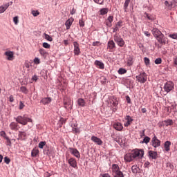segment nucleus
<instances>
[{
    "label": "nucleus",
    "instance_id": "nucleus-20",
    "mask_svg": "<svg viewBox=\"0 0 177 177\" xmlns=\"http://www.w3.org/2000/svg\"><path fill=\"white\" fill-rule=\"evenodd\" d=\"M18 136L20 140H24L27 138V133L25 131H19Z\"/></svg>",
    "mask_w": 177,
    "mask_h": 177
},
{
    "label": "nucleus",
    "instance_id": "nucleus-7",
    "mask_svg": "<svg viewBox=\"0 0 177 177\" xmlns=\"http://www.w3.org/2000/svg\"><path fill=\"white\" fill-rule=\"evenodd\" d=\"M152 146L155 148L160 147L161 146V141L157 139V136H154L151 140Z\"/></svg>",
    "mask_w": 177,
    "mask_h": 177
},
{
    "label": "nucleus",
    "instance_id": "nucleus-9",
    "mask_svg": "<svg viewBox=\"0 0 177 177\" xmlns=\"http://www.w3.org/2000/svg\"><path fill=\"white\" fill-rule=\"evenodd\" d=\"M148 157L151 160H157L158 157V153H157V151H149Z\"/></svg>",
    "mask_w": 177,
    "mask_h": 177
},
{
    "label": "nucleus",
    "instance_id": "nucleus-8",
    "mask_svg": "<svg viewBox=\"0 0 177 177\" xmlns=\"http://www.w3.org/2000/svg\"><path fill=\"white\" fill-rule=\"evenodd\" d=\"M73 46H74V54L76 56L80 55V53H81V50H80V44L77 41L73 42Z\"/></svg>",
    "mask_w": 177,
    "mask_h": 177
},
{
    "label": "nucleus",
    "instance_id": "nucleus-21",
    "mask_svg": "<svg viewBox=\"0 0 177 177\" xmlns=\"http://www.w3.org/2000/svg\"><path fill=\"white\" fill-rule=\"evenodd\" d=\"M111 103L113 104V107H117V106H118V100H117V97L112 96L111 97Z\"/></svg>",
    "mask_w": 177,
    "mask_h": 177
},
{
    "label": "nucleus",
    "instance_id": "nucleus-32",
    "mask_svg": "<svg viewBox=\"0 0 177 177\" xmlns=\"http://www.w3.org/2000/svg\"><path fill=\"white\" fill-rule=\"evenodd\" d=\"M39 53H40V55H41V56H43L44 57H46L47 53H46V50H45V49H44V48H40V49L39 50Z\"/></svg>",
    "mask_w": 177,
    "mask_h": 177
},
{
    "label": "nucleus",
    "instance_id": "nucleus-18",
    "mask_svg": "<svg viewBox=\"0 0 177 177\" xmlns=\"http://www.w3.org/2000/svg\"><path fill=\"white\" fill-rule=\"evenodd\" d=\"M115 48V43H114V41L110 40L107 43V48L110 49V50H113Z\"/></svg>",
    "mask_w": 177,
    "mask_h": 177
},
{
    "label": "nucleus",
    "instance_id": "nucleus-48",
    "mask_svg": "<svg viewBox=\"0 0 177 177\" xmlns=\"http://www.w3.org/2000/svg\"><path fill=\"white\" fill-rule=\"evenodd\" d=\"M13 21L16 26L19 24V17H15L13 18Z\"/></svg>",
    "mask_w": 177,
    "mask_h": 177
},
{
    "label": "nucleus",
    "instance_id": "nucleus-40",
    "mask_svg": "<svg viewBox=\"0 0 177 177\" xmlns=\"http://www.w3.org/2000/svg\"><path fill=\"white\" fill-rule=\"evenodd\" d=\"M6 145L10 147L12 146V141L10 140L9 137H7L6 138Z\"/></svg>",
    "mask_w": 177,
    "mask_h": 177
},
{
    "label": "nucleus",
    "instance_id": "nucleus-34",
    "mask_svg": "<svg viewBox=\"0 0 177 177\" xmlns=\"http://www.w3.org/2000/svg\"><path fill=\"white\" fill-rule=\"evenodd\" d=\"M44 35L45 39H46L47 41H49L50 42H52V41H53V38H52V37H50V35H49L46 33H44Z\"/></svg>",
    "mask_w": 177,
    "mask_h": 177
},
{
    "label": "nucleus",
    "instance_id": "nucleus-61",
    "mask_svg": "<svg viewBox=\"0 0 177 177\" xmlns=\"http://www.w3.org/2000/svg\"><path fill=\"white\" fill-rule=\"evenodd\" d=\"M6 10L3 7V6H0V14L3 13Z\"/></svg>",
    "mask_w": 177,
    "mask_h": 177
},
{
    "label": "nucleus",
    "instance_id": "nucleus-44",
    "mask_svg": "<svg viewBox=\"0 0 177 177\" xmlns=\"http://www.w3.org/2000/svg\"><path fill=\"white\" fill-rule=\"evenodd\" d=\"M149 142H150V137L146 136V137L143 139L142 143H146V145H147V143H149Z\"/></svg>",
    "mask_w": 177,
    "mask_h": 177
},
{
    "label": "nucleus",
    "instance_id": "nucleus-6",
    "mask_svg": "<svg viewBox=\"0 0 177 177\" xmlns=\"http://www.w3.org/2000/svg\"><path fill=\"white\" fill-rule=\"evenodd\" d=\"M174 88V82H167L165 84L163 89L165 92H167V93H169L171 91H172Z\"/></svg>",
    "mask_w": 177,
    "mask_h": 177
},
{
    "label": "nucleus",
    "instance_id": "nucleus-3",
    "mask_svg": "<svg viewBox=\"0 0 177 177\" xmlns=\"http://www.w3.org/2000/svg\"><path fill=\"white\" fill-rule=\"evenodd\" d=\"M15 119L18 122V124H21V125H27L28 122H32V120L28 118L27 115H19Z\"/></svg>",
    "mask_w": 177,
    "mask_h": 177
},
{
    "label": "nucleus",
    "instance_id": "nucleus-36",
    "mask_svg": "<svg viewBox=\"0 0 177 177\" xmlns=\"http://www.w3.org/2000/svg\"><path fill=\"white\" fill-rule=\"evenodd\" d=\"M118 73L121 75H122V74H127V69L124 68H120L119 70L118 71Z\"/></svg>",
    "mask_w": 177,
    "mask_h": 177
},
{
    "label": "nucleus",
    "instance_id": "nucleus-5",
    "mask_svg": "<svg viewBox=\"0 0 177 177\" xmlns=\"http://www.w3.org/2000/svg\"><path fill=\"white\" fill-rule=\"evenodd\" d=\"M137 81L140 84H145L147 81V75L146 73L142 72L136 77Z\"/></svg>",
    "mask_w": 177,
    "mask_h": 177
},
{
    "label": "nucleus",
    "instance_id": "nucleus-10",
    "mask_svg": "<svg viewBox=\"0 0 177 177\" xmlns=\"http://www.w3.org/2000/svg\"><path fill=\"white\" fill-rule=\"evenodd\" d=\"M91 140L96 145H98V146H102V145H103V141H102V140L100 138H99L95 136H93L91 137Z\"/></svg>",
    "mask_w": 177,
    "mask_h": 177
},
{
    "label": "nucleus",
    "instance_id": "nucleus-41",
    "mask_svg": "<svg viewBox=\"0 0 177 177\" xmlns=\"http://www.w3.org/2000/svg\"><path fill=\"white\" fill-rule=\"evenodd\" d=\"M162 63V59L161 58H156L155 59V64H161Z\"/></svg>",
    "mask_w": 177,
    "mask_h": 177
},
{
    "label": "nucleus",
    "instance_id": "nucleus-56",
    "mask_svg": "<svg viewBox=\"0 0 177 177\" xmlns=\"http://www.w3.org/2000/svg\"><path fill=\"white\" fill-rule=\"evenodd\" d=\"M9 101L10 102V103H13L15 102V97H13V95H10Z\"/></svg>",
    "mask_w": 177,
    "mask_h": 177
},
{
    "label": "nucleus",
    "instance_id": "nucleus-4",
    "mask_svg": "<svg viewBox=\"0 0 177 177\" xmlns=\"http://www.w3.org/2000/svg\"><path fill=\"white\" fill-rule=\"evenodd\" d=\"M113 39L120 48H123L124 45H125V41H124V39L121 37V35H117V33L113 35Z\"/></svg>",
    "mask_w": 177,
    "mask_h": 177
},
{
    "label": "nucleus",
    "instance_id": "nucleus-57",
    "mask_svg": "<svg viewBox=\"0 0 177 177\" xmlns=\"http://www.w3.org/2000/svg\"><path fill=\"white\" fill-rule=\"evenodd\" d=\"M100 45V41L93 42V46H99Z\"/></svg>",
    "mask_w": 177,
    "mask_h": 177
},
{
    "label": "nucleus",
    "instance_id": "nucleus-12",
    "mask_svg": "<svg viewBox=\"0 0 177 177\" xmlns=\"http://www.w3.org/2000/svg\"><path fill=\"white\" fill-rule=\"evenodd\" d=\"M68 163L72 168H77V160L74 158H71L68 160Z\"/></svg>",
    "mask_w": 177,
    "mask_h": 177
},
{
    "label": "nucleus",
    "instance_id": "nucleus-43",
    "mask_svg": "<svg viewBox=\"0 0 177 177\" xmlns=\"http://www.w3.org/2000/svg\"><path fill=\"white\" fill-rule=\"evenodd\" d=\"M43 48H45L46 49H50V44H48L47 42H44L43 43Z\"/></svg>",
    "mask_w": 177,
    "mask_h": 177
},
{
    "label": "nucleus",
    "instance_id": "nucleus-53",
    "mask_svg": "<svg viewBox=\"0 0 177 177\" xmlns=\"http://www.w3.org/2000/svg\"><path fill=\"white\" fill-rule=\"evenodd\" d=\"M4 162H6V164H10V158H8V156H6L4 158Z\"/></svg>",
    "mask_w": 177,
    "mask_h": 177
},
{
    "label": "nucleus",
    "instance_id": "nucleus-55",
    "mask_svg": "<svg viewBox=\"0 0 177 177\" xmlns=\"http://www.w3.org/2000/svg\"><path fill=\"white\" fill-rule=\"evenodd\" d=\"M2 6L6 10V9H8V8H9V6H10V3H7L6 4H3Z\"/></svg>",
    "mask_w": 177,
    "mask_h": 177
},
{
    "label": "nucleus",
    "instance_id": "nucleus-47",
    "mask_svg": "<svg viewBox=\"0 0 177 177\" xmlns=\"http://www.w3.org/2000/svg\"><path fill=\"white\" fill-rule=\"evenodd\" d=\"M35 64H39V63H41V59H39V58L38 57H35L33 60Z\"/></svg>",
    "mask_w": 177,
    "mask_h": 177
},
{
    "label": "nucleus",
    "instance_id": "nucleus-45",
    "mask_svg": "<svg viewBox=\"0 0 177 177\" xmlns=\"http://www.w3.org/2000/svg\"><path fill=\"white\" fill-rule=\"evenodd\" d=\"M144 62H145L146 66H149V64H150V59H149L146 57L144 58Z\"/></svg>",
    "mask_w": 177,
    "mask_h": 177
},
{
    "label": "nucleus",
    "instance_id": "nucleus-13",
    "mask_svg": "<svg viewBox=\"0 0 177 177\" xmlns=\"http://www.w3.org/2000/svg\"><path fill=\"white\" fill-rule=\"evenodd\" d=\"M6 56H7V60H13V56H15V53L13 51L8 50L5 52Z\"/></svg>",
    "mask_w": 177,
    "mask_h": 177
},
{
    "label": "nucleus",
    "instance_id": "nucleus-26",
    "mask_svg": "<svg viewBox=\"0 0 177 177\" xmlns=\"http://www.w3.org/2000/svg\"><path fill=\"white\" fill-rule=\"evenodd\" d=\"M77 104L81 107H84L85 106V100L83 98H79L77 100Z\"/></svg>",
    "mask_w": 177,
    "mask_h": 177
},
{
    "label": "nucleus",
    "instance_id": "nucleus-38",
    "mask_svg": "<svg viewBox=\"0 0 177 177\" xmlns=\"http://www.w3.org/2000/svg\"><path fill=\"white\" fill-rule=\"evenodd\" d=\"M145 17L148 19V20H151V21H153L154 20V17L152 15H149L148 13L145 12Z\"/></svg>",
    "mask_w": 177,
    "mask_h": 177
},
{
    "label": "nucleus",
    "instance_id": "nucleus-24",
    "mask_svg": "<svg viewBox=\"0 0 177 177\" xmlns=\"http://www.w3.org/2000/svg\"><path fill=\"white\" fill-rule=\"evenodd\" d=\"M165 151H169L171 147V141H166L164 144Z\"/></svg>",
    "mask_w": 177,
    "mask_h": 177
},
{
    "label": "nucleus",
    "instance_id": "nucleus-37",
    "mask_svg": "<svg viewBox=\"0 0 177 177\" xmlns=\"http://www.w3.org/2000/svg\"><path fill=\"white\" fill-rule=\"evenodd\" d=\"M164 122H165L166 127H169V125H173L174 124V122L171 119L166 120L164 121Z\"/></svg>",
    "mask_w": 177,
    "mask_h": 177
},
{
    "label": "nucleus",
    "instance_id": "nucleus-58",
    "mask_svg": "<svg viewBox=\"0 0 177 177\" xmlns=\"http://www.w3.org/2000/svg\"><path fill=\"white\" fill-rule=\"evenodd\" d=\"M115 26H117V27H118V28L122 27V21H118Z\"/></svg>",
    "mask_w": 177,
    "mask_h": 177
},
{
    "label": "nucleus",
    "instance_id": "nucleus-51",
    "mask_svg": "<svg viewBox=\"0 0 177 177\" xmlns=\"http://www.w3.org/2000/svg\"><path fill=\"white\" fill-rule=\"evenodd\" d=\"M95 3H98V5H103V2L104 0H93Z\"/></svg>",
    "mask_w": 177,
    "mask_h": 177
},
{
    "label": "nucleus",
    "instance_id": "nucleus-63",
    "mask_svg": "<svg viewBox=\"0 0 177 177\" xmlns=\"http://www.w3.org/2000/svg\"><path fill=\"white\" fill-rule=\"evenodd\" d=\"M144 34L146 37H150L151 34L148 31H145Z\"/></svg>",
    "mask_w": 177,
    "mask_h": 177
},
{
    "label": "nucleus",
    "instance_id": "nucleus-28",
    "mask_svg": "<svg viewBox=\"0 0 177 177\" xmlns=\"http://www.w3.org/2000/svg\"><path fill=\"white\" fill-rule=\"evenodd\" d=\"M109 13V8H101L100 10V14L102 16H104V15H107Z\"/></svg>",
    "mask_w": 177,
    "mask_h": 177
},
{
    "label": "nucleus",
    "instance_id": "nucleus-27",
    "mask_svg": "<svg viewBox=\"0 0 177 177\" xmlns=\"http://www.w3.org/2000/svg\"><path fill=\"white\" fill-rule=\"evenodd\" d=\"M129 3H131V0H125V2L123 6V9L124 12H127L128 6H129Z\"/></svg>",
    "mask_w": 177,
    "mask_h": 177
},
{
    "label": "nucleus",
    "instance_id": "nucleus-22",
    "mask_svg": "<svg viewBox=\"0 0 177 177\" xmlns=\"http://www.w3.org/2000/svg\"><path fill=\"white\" fill-rule=\"evenodd\" d=\"M17 127H19V124L15 122H12L10 124V128L12 131H17V129H19Z\"/></svg>",
    "mask_w": 177,
    "mask_h": 177
},
{
    "label": "nucleus",
    "instance_id": "nucleus-31",
    "mask_svg": "<svg viewBox=\"0 0 177 177\" xmlns=\"http://www.w3.org/2000/svg\"><path fill=\"white\" fill-rule=\"evenodd\" d=\"M20 91L22 92V93H24V95H27L28 93V89L24 86H22L20 87Z\"/></svg>",
    "mask_w": 177,
    "mask_h": 177
},
{
    "label": "nucleus",
    "instance_id": "nucleus-14",
    "mask_svg": "<svg viewBox=\"0 0 177 177\" xmlns=\"http://www.w3.org/2000/svg\"><path fill=\"white\" fill-rule=\"evenodd\" d=\"M94 64L100 70H104V64L102 61L95 60Z\"/></svg>",
    "mask_w": 177,
    "mask_h": 177
},
{
    "label": "nucleus",
    "instance_id": "nucleus-52",
    "mask_svg": "<svg viewBox=\"0 0 177 177\" xmlns=\"http://www.w3.org/2000/svg\"><path fill=\"white\" fill-rule=\"evenodd\" d=\"M79 25L81 27H84L85 26V22L84 21V19H80L79 20Z\"/></svg>",
    "mask_w": 177,
    "mask_h": 177
},
{
    "label": "nucleus",
    "instance_id": "nucleus-62",
    "mask_svg": "<svg viewBox=\"0 0 177 177\" xmlns=\"http://www.w3.org/2000/svg\"><path fill=\"white\" fill-rule=\"evenodd\" d=\"M176 106H177L176 104H172V105L171 106V109H172L173 110H175V111H177V110H176Z\"/></svg>",
    "mask_w": 177,
    "mask_h": 177
},
{
    "label": "nucleus",
    "instance_id": "nucleus-23",
    "mask_svg": "<svg viewBox=\"0 0 177 177\" xmlns=\"http://www.w3.org/2000/svg\"><path fill=\"white\" fill-rule=\"evenodd\" d=\"M114 128L115 129H116V131H122V129L124 127H122V124H121L120 122H116L114 124Z\"/></svg>",
    "mask_w": 177,
    "mask_h": 177
},
{
    "label": "nucleus",
    "instance_id": "nucleus-33",
    "mask_svg": "<svg viewBox=\"0 0 177 177\" xmlns=\"http://www.w3.org/2000/svg\"><path fill=\"white\" fill-rule=\"evenodd\" d=\"M39 154V151L38 149H33L31 152L32 157H37Z\"/></svg>",
    "mask_w": 177,
    "mask_h": 177
},
{
    "label": "nucleus",
    "instance_id": "nucleus-25",
    "mask_svg": "<svg viewBox=\"0 0 177 177\" xmlns=\"http://www.w3.org/2000/svg\"><path fill=\"white\" fill-rule=\"evenodd\" d=\"M120 171V167L117 164L112 165V171L113 174H115V172Z\"/></svg>",
    "mask_w": 177,
    "mask_h": 177
},
{
    "label": "nucleus",
    "instance_id": "nucleus-11",
    "mask_svg": "<svg viewBox=\"0 0 177 177\" xmlns=\"http://www.w3.org/2000/svg\"><path fill=\"white\" fill-rule=\"evenodd\" d=\"M69 149L71 154L76 157V158H80V157H81V155H80V151H78V149L75 148H69Z\"/></svg>",
    "mask_w": 177,
    "mask_h": 177
},
{
    "label": "nucleus",
    "instance_id": "nucleus-64",
    "mask_svg": "<svg viewBox=\"0 0 177 177\" xmlns=\"http://www.w3.org/2000/svg\"><path fill=\"white\" fill-rule=\"evenodd\" d=\"M174 63L175 66H177V56L174 58Z\"/></svg>",
    "mask_w": 177,
    "mask_h": 177
},
{
    "label": "nucleus",
    "instance_id": "nucleus-35",
    "mask_svg": "<svg viewBox=\"0 0 177 177\" xmlns=\"http://www.w3.org/2000/svg\"><path fill=\"white\" fill-rule=\"evenodd\" d=\"M131 171L133 172V174H138V171H139V167H138L136 165H133L131 167Z\"/></svg>",
    "mask_w": 177,
    "mask_h": 177
},
{
    "label": "nucleus",
    "instance_id": "nucleus-29",
    "mask_svg": "<svg viewBox=\"0 0 177 177\" xmlns=\"http://www.w3.org/2000/svg\"><path fill=\"white\" fill-rule=\"evenodd\" d=\"M114 174V177H124V174L120 170L115 171Z\"/></svg>",
    "mask_w": 177,
    "mask_h": 177
},
{
    "label": "nucleus",
    "instance_id": "nucleus-16",
    "mask_svg": "<svg viewBox=\"0 0 177 177\" xmlns=\"http://www.w3.org/2000/svg\"><path fill=\"white\" fill-rule=\"evenodd\" d=\"M74 21V18L71 17L69 18L65 23L66 28V30H70V27H71V25L73 24V22Z\"/></svg>",
    "mask_w": 177,
    "mask_h": 177
},
{
    "label": "nucleus",
    "instance_id": "nucleus-50",
    "mask_svg": "<svg viewBox=\"0 0 177 177\" xmlns=\"http://www.w3.org/2000/svg\"><path fill=\"white\" fill-rule=\"evenodd\" d=\"M32 15L34 16V17H37L39 15V12L36 11V10H32Z\"/></svg>",
    "mask_w": 177,
    "mask_h": 177
},
{
    "label": "nucleus",
    "instance_id": "nucleus-17",
    "mask_svg": "<svg viewBox=\"0 0 177 177\" xmlns=\"http://www.w3.org/2000/svg\"><path fill=\"white\" fill-rule=\"evenodd\" d=\"M125 120H127V122L124 124V127H129V125L132 124V121H133V119L129 115H127Z\"/></svg>",
    "mask_w": 177,
    "mask_h": 177
},
{
    "label": "nucleus",
    "instance_id": "nucleus-49",
    "mask_svg": "<svg viewBox=\"0 0 177 177\" xmlns=\"http://www.w3.org/2000/svg\"><path fill=\"white\" fill-rule=\"evenodd\" d=\"M169 37L172 38V39H177V33L171 34Z\"/></svg>",
    "mask_w": 177,
    "mask_h": 177
},
{
    "label": "nucleus",
    "instance_id": "nucleus-46",
    "mask_svg": "<svg viewBox=\"0 0 177 177\" xmlns=\"http://www.w3.org/2000/svg\"><path fill=\"white\" fill-rule=\"evenodd\" d=\"M0 136L4 138V139H6V138H8V136H6V133L4 131H1L0 132Z\"/></svg>",
    "mask_w": 177,
    "mask_h": 177
},
{
    "label": "nucleus",
    "instance_id": "nucleus-42",
    "mask_svg": "<svg viewBox=\"0 0 177 177\" xmlns=\"http://www.w3.org/2000/svg\"><path fill=\"white\" fill-rule=\"evenodd\" d=\"M72 131L75 133H80V132H81V130H80V128H75V127H73Z\"/></svg>",
    "mask_w": 177,
    "mask_h": 177
},
{
    "label": "nucleus",
    "instance_id": "nucleus-15",
    "mask_svg": "<svg viewBox=\"0 0 177 177\" xmlns=\"http://www.w3.org/2000/svg\"><path fill=\"white\" fill-rule=\"evenodd\" d=\"M52 102V97H44L41 100L40 103H42V104L46 105L49 104Z\"/></svg>",
    "mask_w": 177,
    "mask_h": 177
},
{
    "label": "nucleus",
    "instance_id": "nucleus-1",
    "mask_svg": "<svg viewBox=\"0 0 177 177\" xmlns=\"http://www.w3.org/2000/svg\"><path fill=\"white\" fill-rule=\"evenodd\" d=\"M145 156V151L143 149H134L132 153H126L124 156V161L126 162H131L135 160V158H142Z\"/></svg>",
    "mask_w": 177,
    "mask_h": 177
},
{
    "label": "nucleus",
    "instance_id": "nucleus-60",
    "mask_svg": "<svg viewBox=\"0 0 177 177\" xmlns=\"http://www.w3.org/2000/svg\"><path fill=\"white\" fill-rule=\"evenodd\" d=\"M126 100L129 104H131V97H129V96L127 95L126 97Z\"/></svg>",
    "mask_w": 177,
    "mask_h": 177
},
{
    "label": "nucleus",
    "instance_id": "nucleus-2",
    "mask_svg": "<svg viewBox=\"0 0 177 177\" xmlns=\"http://www.w3.org/2000/svg\"><path fill=\"white\" fill-rule=\"evenodd\" d=\"M152 34L153 37L157 39L158 42L161 45H165V38H164V34L158 30V28H153L152 29Z\"/></svg>",
    "mask_w": 177,
    "mask_h": 177
},
{
    "label": "nucleus",
    "instance_id": "nucleus-59",
    "mask_svg": "<svg viewBox=\"0 0 177 177\" xmlns=\"http://www.w3.org/2000/svg\"><path fill=\"white\" fill-rule=\"evenodd\" d=\"M113 32H117V31H119L120 28L115 26V28H113Z\"/></svg>",
    "mask_w": 177,
    "mask_h": 177
},
{
    "label": "nucleus",
    "instance_id": "nucleus-39",
    "mask_svg": "<svg viewBox=\"0 0 177 177\" xmlns=\"http://www.w3.org/2000/svg\"><path fill=\"white\" fill-rule=\"evenodd\" d=\"M46 145V142L45 141H41L39 143V149H44V147Z\"/></svg>",
    "mask_w": 177,
    "mask_h": 177
},
{
    "label": "nucleus",
    "instance_id": "nucleus-19",
    "mask_svg": "<svg viewBox=\"0 0 177 177\" xmlns=\"http://www.w3.org/2000/svg\"><path fill=\"white\" fill-rule=\"evenodd\" d=\"M113 20H114V17L109 15L107 18V21L106 22L107 27H111V26H113Z\"/></svg>",
    "mask_w": 177,
    "mask_h": 177
},
{
    "label": "nucleus",
    "instance_id": "nucleus-30",
    "mask_svg": "<svg viewBox=\"0 0 177 177\" xmlns=\"http://www.w3.org/2000/svg\"><path fill=\"white\" fill-rule=\"evenodd\" d=\"M127 64L129 67H131V66H132V64H133V58H132V57H129L128 58Z\"/></svg>",
    "mask_w": 177,
    "mask_h": 177
},
{
    "label": "nucleus",
    "instance_id": "nucleus-54",
    "mask_svg": "<svg viewBox=\"0 0 177 177\" xmlns=\"http://www.w3.org/2000/svg\"><path fill=\"white\" fill-rule=\"evenodd\" d=\"M19 110H23V109H24V103H23V102H21V101L19 102Z\"/></svg>",
    "mask_w": 177,
    "mask_h": 177
}]
</instances>
